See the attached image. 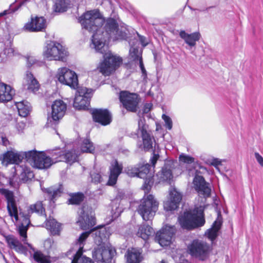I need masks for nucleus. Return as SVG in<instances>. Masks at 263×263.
Returning a JSON list of instances; mask_svg holds the SVG:
<instances>
[{
	"label": "nucleus",
	"mask_w": 263,
	"mask_h": 263,
	"mask_svg": "<svg viewBox=\"0 0 263 263\" xmlns=\"http://www.w3.org/2000/svg\"><path fill=\"white\" fill-rule=\"evenodd\" d=\"M79 22L83 28L92 33L90 46L99 53L104 54V61L100 63L98 68L103 75L109 76L122 63V59L114 55L111 52H106L108 47L107 41H113L124 39L126 34L119 31L118 25L116 20L112 18L107 19L105 25L104 18L98 10L87 11L80 18Z\"/></svg>",
	"instance_id": "nucleus-1"
},
{
	"label": "nucleus",
	"mask_w": 263,
	"mask_h": 263,
	"mask_svg": "<svg viewBox=\"0 0 263 263\" xmlns=\"http://www.w3.org/2000/svg\"><path fill=\"white\" fill-rule=\"evenodd\" d=\"M0 192L7 200V208L10 216L13 217L16 221H21V223L17 227V231L22 241L34 252V259L39 263H50V261L47 256L40 251H35L34 248L27 242V232L30 224V214L33 213H36L40 215L45 214V209L43 207L42 202L37 201L30 205L28 209L27 214L20 212L18 215L13 192L5 189L1 190Z\"/></svg>",
	"instance_id": "nucleus-2"
},
{
	"label": "nucleus",
	"mask_w": 263,
	"mask_h": 263,
	"mask_svg": "<svg viewBox=\"0 0 263 263\" xmlns=\"http://www.w3.org/2000/svg\"><path fill=\"white\" fill-rule=\"evenodd\" d=\"M109 235L105 228H101L95 232L94 241L98 247L95 249L92 256L98 262L108 263L111 261L113 253L106 244Z\"/></svg>",
	"instance_id": "nucleus-3"
},
{
	"label": "nucleus",
	"mask_w": 263,
	"mask_h": 263,
	"mask_svg": "<svg viewBox=\"0 0 263 263\" xmlns=\"http://www.w3.org/2000/svg\"><path fill=\"white\" fill-rule=\"evenodd\" d=\"M178 221L181 227L187 230L203 226L205 223L204 207L195 206L192 211L184 212L178 217Z\"/></svg>",
	"instance_id": "nucleus-4"
},
{
	"label": "nucleus",
	"mask_w": 263,
	"mask_h": 263,
	"mask_svg": "<svg viewBox=\"0 0 263 263\" xmlns=\"http://www.w3.org/2000/svg\"><path fill=\"white\" fill-rule=\"evenodd\" d=\"M42 55L44 59L47 61H64L68 55V52L61 44L48 41L43 47Z\"/></svg>",
	"instance_id": "nucleus-5"
},
{
	"label": "nucleus",
	"mask_w": 263,
	"mask_h": 263,
	"mask_svg": "<svg viewBox=\"0 0 263 263\" xmlns=\"http://www.w3.org/2000/svg\"><path fill=\"white\" fill-rule=\"evenodd\" d=\"M194 168L196 175L193 183L195 190L199 196H203L205 198L209 197L211 192L210 185L205 181L202 176L199 175V174L205 173L207 172V169L198 162L194 164Z\"/></svg>",
	"instance_id": "nucleus-6"
},
{
	"label": "nucleus",
	"mask_w": 263,
	"mask_h": 263,
	"mask_svg": "<svg viewBox=\"0 0 263 263\" xmlns=\"http://www.w3.org/2000/svg\"><path fill=\"white\" fill-rule=\"evenodd\" d=\"M28 162L34 167L39 169H47L53 163H55L57 159L52 157V159L47 156L43 151L32 150L28 151Z\"/></svg>",
	"instance_id": "nucleus-7"
},
{
	"label": "nucleus",
	"mask_w": 263,
	"mask_h": 263,
	"mask_svg": "<svg viewBox=\"0 0 263 263\" xmlns=\"http://www.w3.org/2000/svg\"><path fill=\"white\" fill-rule=\"evenodd\" d=\"M158 208V202L152 195L144 198L138 206V213L145 221L151 220L155 215Z\"/></svg>",
	"instance_id": "nucleus-8"
},
{
	"label": "nucleus",
	"mask_w": 263,
	"mask_h": 263,
	"mask_svg": "<svg viewBox=\"0 0 263 263\" xmlns=\"http://www.w3.org/2000/svg\"><path fill=\"white\" fill-rule=\"evenodd\" d=\"M56 78L61 84L69 86L73 89L78 87L79 81L77 73L67 67L59 68Z\"/></svg>",
	"instance_id": "nucleus-9"
},
{
	"label": "nucleus",
	"mask_w": 263,
	"mask_h": 263,
	"mask_svg": "<svg viewBox=\"0 0 263 263\" xmlns=\"http://www.w3.org/2000/svg\"><path fill=\"white\" fill-rule=\"evenodd\" d=\"M73 102V107L78 110L87 109L89 105L90 100L93 91L84 87H78Z\"/></svg>",
	"instance_id": "nucleus-10"
},
{
	"label": "nucleus",
	"mask_w": 263,
	"mask_h": 263,
	"mask_svg": "<svg viewBox=\"0 0 263 263\" xmlns=\"http://www.w3.org/2000/svg\"><path fill=\"white\" fill-rule=\"evenodd\" d=\"M190 254L199 259L203 260L207 258L211 248L206 242L199 240H194L188 247Z\"/></svg>",
	"instance_id": "nucleus-11"
},
{
	"label": "nucleus",
	"mask_w": 263,
	"mask_h": 263,
	"mask_svg": "<svg viewBox=\"0 0 263 263\" xmlns=\"http://www.w3.org/2000/svg\"><path fill=\"white\" fill-rule=\"evenodd\" d=\"M77 223L82 230H87L92 228L96 224L94 214L91 209L83 206L80 213Z\"/></svg>",
	"instance_id": "nucleus-12"
},
{
	"label": "nucleus",
	"mask_w": 263,
	"mask_h": 263,
	"mask_svg": "<svg viewBox=\"0 0 263 263\" xmlns=\"http://www.w3.org/2000/svg\"><path fill=\"white\" fill-rule=\"evenodd\" d=\"M176 232V228L174 226L166 224L159 232L157 233L156 239L160 246H167L172 242V238Z\"/></svg>",
	"instance_id": "nucleus-13"
},
{
	"label": "nucleus",
	"mask_w": 263,
	"mask_h": 263,
	"mask_svg": "<svg viewBox=\"0 0 263 263\" xmlns=\"http://www.w3.org/2000/svg\"><path fill=\"white\" fill-rule=\"evenodd\" d=\"M28 152L10 151L5 153L3 156L2 163L7 165L9 164H19L24 160L28 162Z\"/></svg>",
	"instance_id": "nucleus-14"
},
{
	"label": "nucleus",
	"mask_w": 263,
	"mask_h": 263,
	"mask_svg": "<svg viewBox=\"0 0 263 263\" xmlns=\"http://www.w3.org/2000/svg\"><path fill=\"white\" fill-rule=\"evenodd\" d=\"M120 100L123 106L127 110L135 112L137 110L139 99L136 93L122 91L120 94Z\"/></svg>",
	"instance_id": "nucleus-15"
},
{
	"label": "nucleus",
	"mask_w": 263,
	"mask_h": 263,
	"mask_svg": "<svg viewBox=\"0 0 263 263\" xmlns=\"http://www.w3.org/2000/svg\"><path fill=\"white\" fill-rule=\"evenodd\" d=\"M79 155V152L77 151L76 152L75 150L68 151L65 154L60 149L53 150L51 152L52 157L57 159L55 162L65 161L69 164L76 162Z\"/></svg>",
	"instance_id": "nucleus-16"
},
{
	"label": "nucleus",
	"mask_w": 263,
	"mask_h": 263,
	"mask_svg": "<svg viewBox=\"0 0 263 263\" xmlns=\"http://www.w3.org/2000/svg\"><path fill=\"white\" fill-rule=\"evenodd\" d=\"M168 199L164 203V208L166 211H174L179 206L182 200V194L175 187L170 190Z\"/></svg>",
	"instance_id": "nucleus-17"
},
{
	"label": "nucleus",
	"mask_w": 263,
	"mask_h": 263,
	"mask_svg": "<svg viewBox=\"0 0 263 263\" xmlns=\"http://www.w3.org/2000/svg\"><path fill=\"white\" fill-rule=\"evenodd\" d=\"M129 43L131 46L129 50V58L131 60L139 64L142 73V77L143 79L145 80L147 77V73L142 61L141 51H139L137 46L134 47L135 41L130 42Z\"/></svg>",
	"instance_id": "nucleus-18"
},
{
	"label": "nucleus",
	"mask_w": 263,
	"mask_h": 263,
	"mask_svg": "<svg viewBox=\"0 0 263 263\" xmlns=\"http://www.w3.org/2000/svg\"><path fill=\"white\" fill-rule=\"evenodd\" d=\"M46 27V20L43 17H32L31 21L24 26L25 30L29 32L43 31Z\"/></svg>",
	"instance_id": "nucleus-19"
},
{
	"label": "nucleus",
	"mask_w": 263,
	"mask_h": 263,
	"mask_svg": "<svg viewBox=\"0 0 263 263\" xmlns=\"http://www.w3.org/2000/svg\"><path fill=\"white\" fill-rule=\"evenodd\" d=\"M93 120L102 125H107L111 121V116L107 109H94L92 111Z\"/></svg>",
	"instance_id": "nucleus-20"
},
{
	"label": "nucleus",
	"mask_w": 263,
	"mask_h": 263,
	"mask_svg": "<svg viewBox=\"0 0 263 263\" xmlns=\"http://www.w3.org/2000/svg\"><path fill=\"white\" fill-rule=\"evenodd\" d=\"M51 111V118L57 121L62 119L64 116L66 109V104L61 100H55L52 104Z\"/></svg>",
	"instance_id": "nucleus-21"
},
{
	"label": "nucleus",
	"mask_w": 263,
	"mask_h": 263,
	"mask_svg": "<svg viewBox=\"0 0 263 263\" xmlns=\"http://www.w3.org/2000/svg\"><path fill=\"white\" fill-rule=\"evenodd\" d=\"M124 193L122 191H118L116 198L112 201L111 211V219L109 221H112L118 218L123 211L122 206H120V201L124 197Z\"/></svg>",
	"instance_id": "nucleus-22"
},
{
	"label": "nucleus",
	"mask_w": 263,
	"mask_h": 263,
	"mask_svg": "<svg viewBox=\"0 0 263 263\" xmlns=\"http://www.w3.org/2000/svg\"><path fill=\"white\" fill-rule=\"evenodd\" d=\"M173 168L172 163L167 162L165 163L161 170L157 174V177L160 182H166L169 184L171 183L173 178Z\"/></svg>",
	"instance_id": "nucleus-23"
},
{
	"label": "nucleus",
	"mask_w": 263,
	"mask_h": 263,
	"mask_svg": "<svg viewBox=\"0 0 263 263\" xmlns=\"http://www.w3.org/2000/svg\"><path fill=\"white\" fill-rule=\"evenodd\" d=\"M123 169L122 164L119 163L117 160L112 161L110 166V174L107 182L108 185H114L117 181L119 175L121 173Z\"/></svg>",
	"instance_id": "nucleus-24"
},
{
	"label": "nucleus",
	"mask_w": 263,
	"mask_h": 263,
	"mask_svg": "<svg viewBox=\"0 0 263 263\" xmlns=\"http://www.w3.org/2000/svg\"><path fill=\"white\" fill-rule=\"evenodd\" d=\"M138 132H140L142 136L144 149L146 151H148L152 148L153 138L147 132L146 126L144 124L142 119H140L138 122Z\"/></svg>",
	"instance_id": "nucleus-25"
},
{
	"label": "nucleus",
	"mask_w": 263,
	"mask_h": 263,
	"mask_svg": "<svg viewBox=\"0 0 263 263\" xmlns=\"http://www.w3.org/2000/svg\"><path fill=\"white\" fill-rule=\"evenodd\" d=\"M24 86L28 90L35 92L40 87L39 83L33 75L29 71H27L23 81Z\"/></svg>",
	"instance_id": "nucleus-26"
},
{
	"label": "nucleus",
	"mask_w": 263,
	"mask_h": 263,
	"mask_svg": "<svg viewBox=\"0 0 263 263\" xmlns=\"http://www.w3.org/2000/svg\"><path fill=\"white\" fill-rule=\"evenodd\" d=\"M180 37L183 39L184 42L190 47H194L196 45V42L198 41L201 35L199 32H195L189 34L184 30H181L179 32Z\"/></svg>",
	"instance_id": "nucleus-27"
},
{
	"label": "nucleus",
	"mask_w": 263,
	"mask_h": 263,
	"mask_svg": "<svg viewBox=\"0 0 263 263\" xmlns=\"http://www.w3.org/2000/svg\"><path fill=\"white\" fill-rule=\"evenodd\" d=\"M141 249L132 248L128 249L125 254L126 263H140L142 259Z\"/></svg>",
	"instance_id": "nucleus-28"
},
{
	"label": "nucleus",
	"mask_w": 263,
	"mask_h": 263,
	"mask_svg": "<svg viewBox=\"0 0 263 263\" xmlns=\"http://www.w3.org/2000/svg\"><path fill=\"white\" fill-rule=\"evenodd\" d=\"M221 217L219 215L217 219L213 223L212 227L208 230L205 232V235L212 242H213L217 237L218 232L221 228Z\"/></svg>",
	"instance_id": "nucleus-29"
},
{
	"label": "nucleus",
	"mask_w": 263,
	"mask_h": 263,
	"mask_svg": "<svg viewBox=\"0 0 263 263\" xmlns=\"http://www.w3.org/2000/svg\"><path fill=\"white\" fill-rule=\"evenodd\" d=\"M14 91L11 87L4 83H0V103L7 102L12 99Z\"/></svg>",
	"instance_id": "nucleus-30"
},
{
	"label": "nucleus",
	"mask_w": 263,
	"mask_h": 263,
	"mask_svg": "<svg viewBox=\"0 0 263 263\" xmlns=\"http://www.w3.org/2000/svg\"><path fill=\"white\" fill-rule=\"evenodd\" d=\"M7 241L9 247L17 252L23 253L26 250L25 247L19 240L13 236H8L7 238Z\"/></svg>",
	"instance_id": "nucleus-31"
},
{
	"label": "nucleus",
	"mask_w": 263,
	"mask_h": 263,
	"mask_svg": "<svg viewBox=\"0 0 263 263\" xmlns=\"http://www.w3.org/2000/svg\"><path fill=\"white\" fill-rule=\"evenodd\" d=\"M154 233L153 229L145 223H142L139 228L137 232V236L142 238L143 240H147L149 237Z\"/></svg>",
	"instance_id": "nucleus-32"
},
{
	"label": "nucleus",
	"mask_w": 263,
	"mask_h": 263,
	"mask_svg": "<svg viewBox=\"0 0 263 263\" xmlns=\"http://www.w3.org/2000/svg\"><path fill=\"white\" fill-rule=\"evenodd\" d=\"M15 106L17 109L18 115L22 117H27L30 111V105L27 101H22L15 102Z\"/></svg>",
	"instance_id": "nucleus-33"
},
{
	"label": "nucleus",
	"mask_w": 263,
	"mask_h": 263,
	"mask_svg": "<svg viewBox=\"0 0 263 263\" xmlns=\"http://www.w3.org/2000/svg\"><path fill=\"white\" fill-rule=\"evenodd\" d=\"M46 227L53 235H58L61 231L60 224L53 218L47 220Z\"/></svg>",
	"instance_id": "nucleus-34"
},
{
	"label": "nucleus",
	"mask_w": 263,
	"mask_h": 263,
	"mask_svg": "<svg viewBox=\"0 0 263 263\" xmlns=\"http://www.w3.org/2000/svg\"><path fill=\"white\" fill-rule=\"evenodd\" d=\"M80 148L82 152L88 153H93L95 148L93 143L88 138L81 140Z\"/></svg>",
	"instance_id": "nucleus-35"
},
{
	"label": "nucleus",
	"mask_w": 263,
	"mask_h": 263,
	"mask_svg": "<svg viewBox=\"0 0 263 263\" xmlns=\"http://www.w3.org/2000/svg\"><path fill=\"white\" fill-rule=\"evenodd\" d=\"M71 263H94L89 258L86 257L81 253L80 251H77L73 255Z\"/></svg>",
	"instance_id": "nucleus-36"
},
{
	"label": "nucleus",
	"mask_w": 263,
	"mask_h": 263,
	"mask_svg": "<svg viewBox=\"0 0 263 263\" xmlns=\"http://www.w3.org/2000/svg\"><path fill=\"white\" fill-rule=\"evenodd\" d=\"M54 10L56 12H63L67 10L68 3L65 0H54Z\"/></svg>",
	"instance_id": "nucleus-37"
},
{
	"label": "nucleus",
	"mask_w": 263,
	"mask_h": 263,
	"mask_svg": "<svg viewBox=\"0 0 263 263\" xmlns=\"http://www.w3.org/2000/svg\"><path fill=\"white\" fill-rule=\"evenodd\" d=\"M151 167V165L148 163L143 165L138 164L139 172L138 177L143 179L146 178V175L149 172Z\"/></svg>",
	"instance_id": "nucleus-38"
},
{
	"label": "nucleus",
	"mask_w": 263,
	"mask_h": 263,
	"mask_svg": "<svg viewBox=\"0 0 263 263\" xmlns=\"http://www.w3.org/2000/svg\"><path fill=\"white\" fill-rule=\"evenodd\" d=\"M83 199L84 195L82 193H78L71 195L69 202L71 204H79L83 200Z\"/></svg>",
	"instance_id": "nucleus-39"
},
{
	"label": "nucleus",
	"mask_w": 263,
	"mask_h": 263,
	"mask_svg": "<svg viewBox=\"0 0 263 263\" xmlns=\"http://www.w3.org/2000/svg\"><path fill=\"white\" fill-rule=\"evenodd\" d=\"M46 190L47 192L50 196L51 200L53 202H54V200H55L57 197L60 196L62 194L61 189L60 188L54 189L53 187H50Z\"/></svg>",
	"instance_id": "nucleus-40"
},
{
	"label": "nucleus",
	"mask_w": 263,
	"mask_h": 263,
	"mask_svg": "<svg viewBox=\"0 0 263 263\" xmlns=\"http://www.w3.org/2000/svg\"><path fill=\"white\" fill-rule=\"evenodd\" d=\"M90 234V232H85L81 234L79 239H78V244L79 245V249L78 251H80L81 253H83V249L84 247V242Z\"/></svg>",
	"instance_id": "nucleus-41"
},
{
	"label": "nucleus",
	"mask_w": 263,
	"mask_h": 263,
	"mask_svg": "<svg viewBox=\"0 0 263 263\" xmlns=\"http://www.w3.org/2000/svg\"><path fill=\"white\" fill-rule=\"evenodd\" d=\"M179 160L180 162L186 163L188 164L193 163L196 164L195 163V158L193 157H191L188 155L185 154L184 153H182L179 155Z\"/></svg>",
	"instance_id": "nucleus-42"
},
{
	"label": "nucleus",
	"mask_w": 263,
	"mask_h": 263,
	"mask_svg": "<svg viewBox=\"0 0 263 263\" xmlns=\"http://www.w3.org/2000/svg\"><path fill=\"white\" fill-rule=\"evenodd\" d=\"M222 160L219 158L212 157L208 159L205 162L208 164L214 166L215 168L219 172L220 169L219 166L222 165Z\"/></svg>",
	"instance_id": "nucleus-43"
},
{
	"label": "nucleus",
	"mask_w": 263,
	"mask_h": 263,
	"mask_svg": "<svg viewBox=\"0 0 263 263\" xmlns=\"http://www.w3.org/2000/svg\"><path fill=\"white\" fill-rule=\"evenodd\" d=\"M138 165H130L125 168L126 174L130 177H135L138 176Z\"/></svg>",
	"instance_id": "nucleus-44"
},
{
	"label": "nucleus",
	"mask_w": 263,
	"mask_h": 263,
	"mask_svg": "<svg viewBox=\"0 0 263 263\" xmlns=\"http://www.w3.org/2000/svg\"><path fill=\"white\" fill-rule=\"evenodd\" d=\"M14 50L11 47L6 48L3 52L0 53V63L4 62L7 57L13 55Z\"/></svg>",
	"instance_id": "nucleus-45"
},
{
	"label": "nucleus",
	"mask_w": 263,
	"mask_h": 263,
	"mask_svg": "<svg viewBox=\"0 0 263 263\" xmlns=\"http://www.w3.org/2000/svg\"><path fill=\"white\" fill-rule=\"evenodd\" d=\"M91 181L95 184L101 183L103 181V178L100 173L95 172H91L90 173Z\"/></svg>",
	"instance_id": "nucleus-46"
},
{
	"label": "nucleus",
	"mask_w": 263,
	"mask_h": 263,
	"mask_svg": "<svg viewBox=\"0 0 263 263\" xmlns=\"http://www.w3.org/2000/svg\"><path fill=\"white\" fill-rule=\"evenodd\" d=\"M162 118L163 120L165 123V127L168 130H171L173 127V122L172 119L168 116L163 114L162 116Z\"/></svg>",
	"instance_id": "nucleus-47"
},
{
	"label": "nucleus",
	"mask_w": 263,
	"mask_h": 263,
	"mask_svg": "<svg viewBox=\"0 0 263 263\" xmlns=\"http://www.w3.org/2000/svg\"><path fill=\"white\" fill-rule=\"evenodd\" d=\"M22 175L23 176H24V178L22 177V179L24 181H27L33 177V173L32 172L28 170L27 168H26L24 170Z\"/></svg>",
	"instance_id": "nucleus-48"
},
{
	"label": "nucleus",
	"mask_w": 263,
	"mask_h": 263,
	"mask_svg": "<svg viewBox=\"0 0 263 263\" xmlns=\"http://www.w3.org/2000/svg\"><path fill=\"white\" fill-rule=\"evenodd\" d=\"M254 156L258 164L263 167V157L257 152L254 153Z\"/></svg>",
	"instance_id": "nucleus-49"
},
{
	"label": "nucleus",
	"mask_w": 263,
	"mask_h": 263,
	"mask_svg": "<svg viewBox=\"0 0 263 263\" xmlns=\"http://www.w3.org/2000/svg\"><path fill=\"white\" fill-rule=\"evenodd\" d=\"M36 62L35 58L33 56H28L27 57V64L28 66H31L35 64Z\"/></svg>",
	"instance_id": "nucleus-50"
},
{
	"label": "nucleus",
	"mask_w": 263,
	"mask_h": 263,
	"mask_svg": "<svg viewBox=\"0 0 263 263\" xmlns=\"http://www.w3.org/2000/svg\"><path fill=\"white\" fill-rule=\"evenodd\" d=\"M153 105L151 103H146L144 105L143 111L144 114H147L152 109Z\"/></svg>",
	"instance_id": "nucleus-51"
},
{
	"label": "nucleus",
	"mask_w": 263,
	"mask_h": 263,
	"mask_svg": "<svg viewBox=\"0 0 263 263\" xmlns=\"http://www.w3.org/2000/svg\"><path fill=\"white\" fill-rule=\"evenodd\" d=\"M139 40L141 44L143 47L146 46L148 44V42L146 40V38L143 36L139 35Z\"/></svg>",
	"instance_id": "nucleus-52"
},
{
	"label": "nucleus",
	"mask_w": 263,
	"mask_h": 263,
	"mask_svg": "<svg viewBox=\"0 0 263 263\" xmlns=\"http://www.w3.org/2000/svg\"><path fill=\"white\" fill-rule=\"evenodd\" d=\"M25 124L23 122H20L17 123L16 128L18 132H21L25 128Z\"/></svg>",
	"instance_id": "nucleus-53"
},
{
	"label": "nucleus",
	"mask_w": 263,
	"mask_h": 263,
	"mask_svg": "<svg viewBox=\"0 0 263 263\" xmlns=\"http://www.w3.org/2000/svg\"><path fill=\"white\" fill-rule=\"evenodd\" d=\"M159 155L157 154H154L153 157L151 159V163L153 166H155V164L157 162V160L159 158Z\"/></svg>",
	"instance_id": "nucleus-54"
},
{
	"label": "nucleus",
	"mask_w": 263,
	"mask_h": 263,
	"mask_svg": "<svg viewBox=\"0 0 263 263\" xmlns=\"http://www.w3.org/2000/svg\"><path fill=\"white\" fill-rule=\"evenodd\" d=\"M10 11L9 10H6L4 11L3 12L0 13V17H2L7 14H9Z\"/></svg>",
	"instance_id": "nucleus-55"
},
{
	"label": "nucleus",
	"mask_w": 263,
	"mask_h": 263,
	"mask_svg": "<svg viewBox=\"0 0 263 263\" xmlns=\"http://www.w3.org/2000/svg\"><path fill=\"white\" fill-rule=\"evenodd\" d=\"M51 240L50 239H47L45 241V246H48L49 247H51Z\"/></svg>",
	"instance_id": "nucleus-56"
},
{
	"label": "nucleus",
	"mask_w": 263,
	"mask_h": 263,
	"mask_svg": "<svg viewBox=\"0 0 263 263\" xmlns=\"http://www.w3.org/2000/svg\"><path fill=\"white\" fill-rule=\"evenodd\" d=\"M2 142H3V145L6 146L7 145V142H8V140L4 138H2Z\"/></svg>",
	"instance_id": "nucleus-57"
},
{
	"label": "nucleus",
	"mask_w": 263,
	"mask_h": 263,
	"mask_svg": "<svg viewBox=\"0 0 263 263\" xmlns=\"http://www.w3.org/2000/svg\"><path fill=\"white\" fill-rule=\"evenodd\" d=\"M23 4V3L20 4L17 6V7H16V8H15V9H12V11L13 12H14V11H16L17 10H18V9H19V8L21 7V6L22 5V4Z\"/></svg>",
	"instance_id": "nucleus-58"
},
{
	"label": "nucleus",
	"mask_w": 263,
	"mask_h": 263,
	"mask_svg": "<svg viewBox=\"0 0 263 263\" xmlns=\"http://www.w3.org/2000/svg\"><path fill=\"white\" fill-rule=\"evenodd\" d=\"M143 187L144 189H145L146 190H148V185L146 184V181H145L144 185H143Z\"/></svg>",
	"instance_id": "nucleus-59"
},
{
	"label": "nucleus",
	"mask_w": 263,
	"mask_h": 263,
	"mask_svg": "<svg viewBox=\"0 0 263 263\" xmlns=\"http://www.w3.org/2000/svg\"><path fill=\"white\" fill-rule=\"evenodd\" d=\"M161 263H166L165 261L164 260H162L161 261Z\"/></svg>",
	"instance_id": "nucleus-60"
}]
</instances>
